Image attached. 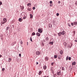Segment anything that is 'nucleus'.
<instances>
[{
    "label": "nucleus",
    "mask_w": 77,
    "mask_h": 77,
    "mask_svg": "<svg viewBox=\"0 0 77 77\" xmlns=\"http://www.w3.org/2000/svg\"><path fill=\"white\" fill-rule=\"evenodd\" d=\"M61 35H64L65 34V32L64 31H63L61 32Z\"/></svg>",
    "instance_id": "f03ea898"
},
{
    "label": "nucleus",
    "mask_w": 77,
    "mask_h": 77,
    "mask_svg": "<svg viewBox=\"0 0 77 77\" xmlns=\"http://www.w3.org/2000/svg\"><path fill=\"white\" fill-rule=\"evenodd\" d=\"M5 23H6V22H2V23L3 24H5Z\"/></svg>",
    "instance_id": "37998d69"
},
{
    "label": "nucleus",
    "mask_w": 77,
    "mask_h": 77,
    "mask_svg": "<svg viewBox=\"0 0 77 77\" xmlns=\"http://www.w3.org/2000/svg\"><path fill=\"white\" fill-rule=\"evenodd\" d=\"M51 65L53 66V63H51Z\"/></svg>",
    "instance_id": "58836bf2"
},
{
    "label": "nucleus",
    "mask_w": 77,
    "mask_h": 77,
    "mask_svg": "<svg viewBox=\"0 0 77 77\" xmlns=\"http://www.w3.org/2000/svg\"><path fill=\"white\" fill-rule=\"evenodd\" d=\"M43 68L44 69H47V66L45 65L43 67Z\"/></svg>",
    "instance_id": "1a4fd4ad"
},
{
    "label": "nucleus",
    "mask_w": 77,
    "mask_h": 77,
    "mask_svg": "<svg viewBox=\"0 0 77 77\" xmlns=\"http://www.w3.org/2000/svg\"><path fill=\"white\" fill-rule=\"evenodd\" d=\"M19 21L20 22H21V18H19Z\"/></svg>",
    "instance_id": "5701e85b"
},
{
    "label": "nucleus",
    "mask_w": 77,
    "mask_h": 77,
    "mask_svg": "<svg viewBox=\"0 0 77 77\" xmlns=\"http://www.w3.org/2000/svg\"><path fill=\"white\" fill-rule=\"evenodd\" d=\"M24 6H22V9H24Z\"/></svg>",
    "instance_id": "c9c22d12"
},
{
    "label": "nucleus",
    "mask_w": 77,
    "mask_h": 77,
    "mask_svg": "<svg viewBox=\"0 0 77 77\" xmlns=\"http://www.w3.org/2000/svg\"><path fill=\"white\" fill-rule=\"evenodd\" d=\"M38 32L39 33H42V29H38Z\"/></svg>",
    "instance_id": "f257e3e1"
},
{
    "label": "nucleus",
    "mask_w": 77,
    "mask_h": 77,
    "mask_svg": "<svg viewBox=\"0 0 77 77\" xmlns=\"http://www.w3.org/2000/svg\"><path fill=\"white\" fill-rule=\"evenodd\" d=\"M49 27H50V28H51V27H52V25L50 24H49Z\"/></svg>",
    "instance_id": "f3484780"
},
{
    "label": "nucleus",
    "mask_w": 77,
    "mask_h": 77,
    "mask_svg": "<svg viewBox=\"0 0 77 77\" xmlns=\"http://www.w3.org/2000/svg\"><path fill=\"white\" fill-rule=\"evenodd\" d=\"M58 57H61V56L60 55L58 56Z\"/></svg>",
    "instance_id": "09e8293b"
},
{
    "label": "nucleus",
    "mask_w": 77,
    "mask_h": 77,
    "mask_svg": "<svg viewBox=\"0 0 77 77\" xmlns=\"http://www.w3.org/2000/svg\"><path fill=\"white\" fill-rule=\"evenodd\" d=\"M15 44H16V42H13L12 44H11V45L12 46H13V45H14Z\"/></svg>",
    "instance_id": "39448f33"
},
{
    "label": "nucleus",
    "mask_w": 77,
    "mask_h": 77,
    "mask_svg": "<svg viewBox=\"0 0 77 77\" xmlns=\"http://www.w3.org/2000/svg\"><path fill=\"white\" fill-rule=\"evenodd\" d=\"M30 40L31 42H32V37H31L30 38Z\"/></svg>",
    "instance_id": "bb28decb"
},
{
    "label": "nucleus",
    "mask_w": 77,
    "mask_h": 77,
    "mask_svg": "<svg viewBox=\"0 0 77 77\" xmlns=\"http://www.w3.org/2000/svg\"><path fill=\"white\" fill-rule=\"evenodd\" d=\"M68 26L70 27L71 26V25L70 24H68Z\"/></svg>",
    "instance_id": "c03bdc74"
},
{
    "label": "nucleus",
    "mask_w": 77,
    "mask_h": 77,
    "mask_svg": "<svg viewBox=\"0 0 77 77\" xmlns=\"http://www.w3.org/2000/svg\"><path fill=\"white\" fill-rule=\"evenodd\" d=\"M57 57V55H55L54 56V58L56 59Z\"/></svg>",
    "instance_id": "4be33fe9"
},
{
    "label": "nucleus",
    "mask_w": 77,
    "mask_h": 77,
    "mask_svg": "<svg viewBox=\"0 0 77 77\" xmlns=\"http://www.w3.org/2000/svg\"><path fill=\"white\" fill-rule=\"evenodd\" d=\"M2 5V2H0V5Z\"/></svg>",
    "instance_id": "2f4dec72"
},
{
    "label": "nucleus",
    "mask_w": 77,
    "mask_h": 77,
    "mask_svg": "<svg viewBox=\"0 0 77 77\" xmlns=\"http://www.w3.org/2000/svg\"><path fill=\"white\" fill-rule=\"evenodd\" d=\"M60 72H57V75H60Z\"/></svg>",
    "instance_id": "dca6fc26"
},
{
    "label": "nucleus",
    "mask_w": 77,
    "mask_h": 77,
    "mask_svg": "<svg viewBox=\"0 0 77 77\" xmlns=\"http://www.w3.org/2000/svg\"><path fill=\"white\" fill-rule=\"evenodd\" d=\"M19 57H21V54H19Z\"/></svg>",
    "instance_id": "72a5a7b5"
},
{
    "label": "nucleus",
    "mask_w": 77,
    "mask_h": 77,
    "mask_svg": "<svg viewBox=\"0 0 77 77\" xmlns=\"http://www.w3.org/2000/svg\"><path fill=\"white\" fill-rule=\"evenodd\" d=\"M11 58H8V62H10L11 61Z\"/></svg>",
    "instance_id": "6e6552de"
},
{
    "label": "nucleus",
    "mask_w": 77,
    "mask_h": 77,
    "mask_svg": "<svg viewBox=\"0 0 77 77\" xmlns=\"http://www.w3.org/2000/svg\"><path fill=\"white\" fill-rule=\"evenodd\" d=\"M41 53H40V52L37 51L36 52V54H37V55H39Z\"/></svg>",
    "instance_id": "20e7f679"
},
{
    "label": "nucleus",
    "mask_w": 77,
    "mask_h": 77,
    "mask_svg": "<svg viewBox=\"0 0 77 77\" xmlns=\"http://www.w3.org/2000/svg\"><path fill=\"white\" fill-rule=\"evenodd\" d=\"M27 5L28 6L30 7V6H31V4L30 3H28L27 4Z\"/></svg>",
    "instance_id": "ddd939ff"
},
{
    "label": "nucleus",
    "mask_w": 77,
    "mask_h": 77,
    "mask_svg": "<svg viewBox=\"0 0 77 77\" xmlns=\"http://www.w3.org/2000/svg\"><path fill=\"white\" fill-rule=\"evenodd\" d=\"M71 57H69L68 58V60H71Z\"/></svg>",
    "instance_id": "c85d7f7f"
},
{
    "label": "nucleus",
    "mask_w": 77,
    "mask_h": 77,
    "mask_svg": "<svg viewBox=\"0 0 77 77\" xmlns=\"http://www.w3.org/2000/svg\"><path fill=\"white\" fill-rule=\"evenodd\" d=\"M36 65H38V62H36Z\"/></svg>",
    "instance_id": "49530a36"
},
{
    "label": "nucleus",
    "mask_w": 77,
    "mask_h": 77,
    "mask_svg": "<svg viewBox=\"0 0 77 77\" xmlns=\"http://www.w3.org/2000/svg\"><path fill=\"white\" fill-rule=\"evenodd\" d=\"M2 57V55L0 54V57Z\"/></svg>",
    "instance_id": "de8ad7c7"
},
{
    "label": "nucleus",
    "mask_w": 77,
    "mask_h": 77,
    "mask_svg": "<svg viewBox=\"0 0 77 77\" xmlns=\"http://www.w3.org/2000/svg\"><path fill=\"white\" fill-rule=\"evenodd\" d=\"M3 21L5 22V23H6L7 22V20L6 18H4L3 19Z\"/></svg>",
    "instance_id": "7ed1b4c3"
},
{
    "label": "nucleus",
    "mask_w": 77,
    "mask_h": 77,
    "mask_svg": "<svg viewBox=\"0 0 77 77\" xmlns=\"http://www.w3.org/2000/svg\"><path fill=\"white\" fill-rule=\"evenodd\" d=\"M43 77H47V76H43Z\"/></svg>",
    "instance_id": "864d4df0"
},
{
    "label": "nucleus",
    "mask_w": 77,
    "mask_h": 77,
    "mask_svg": "<svg viewBox=\"0 0 77 77\" xmlns=\"http://www.w3.org/2000/svg\"><path fill=\"white\" fill-rule=\"evenodd\" d=\"M30 18H33V16L32 14H30Z\"/></svg>",
    "instance_id": "9d476101"
},
{
    "label": "nucleus",
    "mask_w": 77,
    "mask_h": 77,
    "mask_svg": "<svg viewBox=\"0 0 77 77\" xmlns=\"http://www.w3.org/2000/svg\"><path fill=\"white\" fill-rule=\"evenodd\" d=\"M72 65H75V62H74L72 63Z\"/></svg>",
    "instance_id": "aec40b11"
},
{
    "label": "nucleus",
    "mask_w": 77,
    "mask_h": 77,
    "mask_svg": "<svg viewBox=\"0 0 77 77\" xmlns=\"http://www.w3.org/2000/svg\"><path fill=\"white\" fill-rule=\"evenodd\" d=\"M5 69L4 68H2V71H5Z\"/></svg>",
    "instance_id": "393cba45"
},
{
    "label": "nucleus",
    "mask_w": 77,
    "mask_h": 77,
    "mask_svg": "<svg viewBox=\"0 0 77 77\" xmlns=\"http://www.w3.org/2000/svg\"><path fill=\"white\" fill-rule=\"evenodd\" d=\"M32 35H35V33L34 32H32Z\"/></svg>",
    "instance_id": "b1692460"
},
{
    "label": "nucleus",
    "mask_w": 77,
    "mask_h": 77,
    "mask_svg": "<svg viewBox=\"0 0 77 77\" xmlns=\"http://www.w3.org/2000/svg\"><path fill=\"white\" fill-rule=\"evenodd\" d=\"M64 45H65V46L66 47H67V43H64Z\"/></svg>",
    "instance_id": "2eb2a0df"
},
{
    "label": "nucleus",
    "mask_w": 77,
    "mask_h": 77,
    "mask_svg": "<svg viewBox=\"0 0 77 77\" xmlns=\"http://www.w3.org/2000/svg\"><path fill=\"white\" fill-rule=\"evenodd\" d=\"M42 46H44V44L43 43H42Z\"/></svg>",
    "instance_id": "a19ab883"
},
{
    "label": "nucleus",
    "mask_w": 77,
    "mask_h": 77,
    "mask_svg": "<svg viewBox=\"0 0 77 77\" xmlns=\"http://www.w3.org/2000/svg\"><path fill=\"white\" fill-rule=\"evenodd\" d=\"M46 41H48V38L46 37Z\"/></svg>",
    "instance_id": "a878e982"
},
{
    "label": "nucleus",
    "mask_w": 77,
    "mask_h": 77,
    "mask_svg": "<svg viewBox=\"0 0 77 77\" xmlns=\"http://www.w3.org/2000/svg\"><path fill=\"white\" fill-rule=\"evenodd\" d=\"M62 70L64 71V70H65V68H64V67H62Z\"/></svg>",
    "instance_id": "cd10ccee"
},
{
    "label": "nucleus",
    "mask_w": 77,
    "mask_h": 77,
    "mask_svg": "<svg viewBox=\"0 0 77 77\" xmlns=\"http://www.w3.org/2000/svg\"><path fill=\"white\" fill-rule=\"evenodd\" d=\"M73 24L74 25H76V24H77V22H74L73 23Z\"/></svg>",
    "instance_id": "412c9836"
},
{
    "label": "nucleus",
    "mask_w": 77,
    "mask_h": 77,
    "mask_svg": "<svg viewBox=\"0 0 77 77\" xmlns=\"http://www.w3.org/2000/svg\"><path fill=\"white\" fill-rule=\"evenodd\" d=\"M33 10H35V7H33Z\"/></svg>",
    "instance_id": "4c0bfd02"
},
{
    "label": "nucleus",
    "mask_w": 77,
    "mask_h": 77,
    "mask_svg": "<svg viewBox=\"0 0 77 77\" xmlns=\"http://www.w3.org/2000/svg\"><path fill=\"white\" fill-rule=\"evenodd\" d=\"M48 77V76L47 77Z\"/></svg>",
    "instance_id": "5fc2aeb1"
},
{
    "label": "nucleus",
    "mask_w": 77,
    "mask_h": 77,
    "mask_svg": "<svg viewBox=\"0 0 77 77\" xmlns=\"http://www.w3.org/2000/svg\"><path fill=\"white\" fill-rule=\"evenodd\" d=\"M50 6H52V5H51V4H50Z\"/></svg>",
    "instance_id": "3c124183"
},
{
    "label": "nucleus",
    "mask_w": 77,
    "mask_h": 77,
    "mask_svg": "<svg viewBox=\"0 0 77 77\" xmlns=\"http://www.w3.org/2000/svg\"><path fill=\"white\" fill-rule=\"evenodd\" d=\"M6 30H9V27H7L6 28Z\"/></svg>",
    "instance_id": "7c9ffc66"
},
{
    "label": "nucleus",
    "mask_w": 77,
    "mask_h": 77,
    "mask_svg": "<svg viewBox=\"0 0 77 77\" xmlns=\"http://www.w3.org/2000/svg\"><path fill=\"white\" fill-rule=\"evenodd\" d=\"M49 44H51V45H53V42H50L49 43Z\"/></svg>",
    "instance_id": "a211bd4d"
},
{
    "label": "nucleus",
    "mask_w": 77,
    "mask_h": 77,
    "mask_svg": "<svg viewBox=\"0 0 77 77\" xmlns=\"http://www.w3.org/2000/svg\"><path fill=\"white\" fill-rule=\"evenodd\" d=\"M56 74L54 75L53 77H56Z\"/></svg>",
    "instance_id": "e433bc0d"
},
{
    "label": "nucleus",
    "mask_w": 77,
    "mask_h": 77,
    "mask_svg": "<svg viewBox=\"0 0 77 77\" xmlns=\"http://www.w3.org/2000/svg\"><path fill=\"white\" fill-rule=\"evenodd\" d=\"M52 1H50V3L51 4H52Z\"/></svg>",
    "instance_id": "f704fd0d"
},
{
    "label": "nucleus",
    "mask_w": 77,
    "mask_h": 77,
    "mask_svg": "<svg viewBox=\"0 0 77 77\" xmlns=\"http://www.w3.org/2000/svg\"><path fill=\"white\" fill-rule=\"evenodd\" d=\"M71 25H72V26H74V23H72Z\"/></svg>",
    "instance_id": "ea45409f"
},
{
    "label": "nucleus",
    "mask_w": 77,
    "mask_h": 77,
    "mask_svg": "<svg viewBox=\"0 0 77 77\" xmlns=\"http://www.w3.org/2000/svg\"><path fill=\"white\" fill-rule=\"evenodd\" d=\"M28 11H31L32 9L31 8H27Z\"/></svg>",
    "instance_id": "f8f14e48"
},
{
    "label": "nucleus",
    "mask_w": 77,
    "mask_h": 77,
    "mask_svg": "<svg viewBox=\"0 0 77 77\" xmlns=\"http://www.w3.org/2000/svg\"><path fill=\"white\" fill-rule=\"evenodd\" d=\"M75 5H77V1H76L75 3Z\"/></svg>",
    "instance_id": "c756f323"
},
{
    "label": "nucleus",
    "mask_w": 77,
    "mask_h": 77,
    "mask_svg": "<svg viewBox=\"0 0 77 77\" xmlns=\"http://www.w3.org/2000/svg\"><path fill=\"white\" fill-rule=\"evenodd\" d=\"M66 60H68V56L66 58Z\"/></svg>",
    "instance_id": "79ce46f5"
},
{
    "label": "nucleus",
    "mask_w": 77,
    "mask_h": 77,
    "mask_svg": "<svg viewBox=\"0 0 77 77\" xmlns=\"http://www.w3.org/2000/svg\"><path fill=\"white\" fill-rule=\"evenodd\" d=\"M45 60H48V57H45Z\"/></svg>",
    "instance_id": "6ab92c4d"
},
{
    "label": "nucleus",
    "mask_w": 77,
    "mask_h": 77,
    "mask_svg": "<svg viewBox=\"0 0 77 77\" xmlns=\"http://www.w3.org/2000/svg\"><path fill=\"white\" fill-rule=\"evenodd\" d=\"M59 13L57 14V16H59Z\"/></svg>",
    "instance_id": "473e14b6"
},
{
    "label": "nucleus",
    "mask_w": 77,
    "mask_h": 77,
    "mask_svg": "<svg viewBox=\"0 0 77 77\" xmlns=\"http://www.w3.org/2000/svg\"><path fill=\"white\" fill-rule=\"evenodd\" d=\"M27 43H28V42H27Z\"/></svg>",
    "instance_id": "4d7b16f0"
},
{
    "label": "nucleus",
    "mask_w": 77,
    "mask_h": 77,
    "mask_svg": "<svg viewBox=\"0 0 77 77\" xmlns=\"http://www.w3.org/2000/svg\"><path fill=\"white\" fill-rule=\"evenodd\" d=\"M42 71H40L39 72V73H38L39 75H41V74H42Z\"/></svg>",
    "instance_id": "9b49d317"
},
{
    "label": "nucleus",
    "mask_w": 77,
    "mask_h": 77,
    "mask_svg": "<svg viewBox=\"0 0 77 77\" xmlns=\"http://www.w3.org/2000/svg\"><path fill=\"white\" fill-rule=\"evenodd\" d=\"M36 35L37 36H40V33H39L38 32H37L36 33Z\"/></svg>",
    "instance_id": "423d86ee"
},
{
    "label": "nucleus",
    "mask_w": 77,
    "mask_h": 77,
    "mask_svg": "<svg viewBox=\"0 0 77 77\" xmlns=\"http://www.w3.org/2000/svg\"><path fill=\"white\" fill-rule=\"evenodd\" d=\"M60 53L61 55H62L63 54V51H61L60 52Z\"/></svg>",
    "instance_id": "0eeeda50"
},
{
    "label": "nucleus",
    "mask_w": 77,
    "mask_h": 77,
    "mask_svg": "<svg viewBox=\"0 0 77 77\" xmlns=\"http://www.w3.org/2000/svg\"><path fill=\"white\" fill-rule=\"evenodd\" d=\"M75 42H77V40H75Z\"/></svg>",
    "instance_id": "8fccbe9b"
},
{
    "label": "nucleus",
    "mask_w": 77,
    "mask_h": 77,
    "mask_svg": "<svg viewBox=\"0 0 77 77\" xmlns=\"http://www.w3.org/2000/svg\"><path fill=\"white\" fill-rule=\"evenodd\" d=\"M58 35L59 36H61V32L58 33Z\"/></svg>",
    "instance_id": "4468645a"
},
{
    "label": "nucleus",
    "mask_w": 77,
    "mask_h": 77,
    "mask_svg": "<svg viewBox=\"0 0 77 77\" xmlns=\"http://www.w3.org/2000/svg\"><path fill=\"white\" fill-rule=\"evenodd\" d=\"M60 3V1H58V3L59 4V3Z\"/></svg>",
    "instance_id": "a18cd8bd"
},
{
    "label": "nucleus",
    "mask_w": 77,
    "mask_h": 77,
    "mask_svg": "<svg viewBox=\"0 0 77 77\" xmlns=\"http://www.w3.org/2000/svg\"><path fill=\"white\" fill-rule=\"evenodd\" d=\"M58 58H59V59H60V57H58Z\"/></svg>",
    "instance_id": "603ef678"
},
{
    "label": "nucleus",
    "mask_w": 77,
    "mask_h": 77,
    "mask_svg": "<svg viewBox=\"0 0 77 77\" xmlns=\"http://www.w3.org/2000/svg\"><path fill=\"white\" fill-rule=\"evenodd\" d=\"M22 42V44L23 43V42Z\"/></svg>",
    "instance_id": "6e6d98bb"
}]
</instances>
